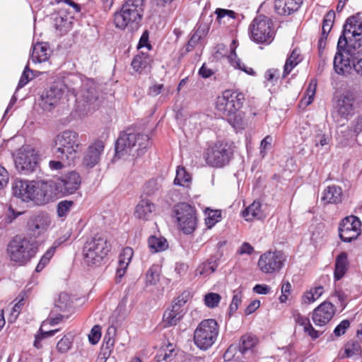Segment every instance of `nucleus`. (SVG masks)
Listing matches in <instances>:
<instances>
[{"label": "nucleus", "mask_w": 362, "mask_h": 362, "mask_svg": "<svg viewBox=\"0 0 362 362\" xmlns=\"http://www.w3.org/2000/svg\"><path fill=\"white\" fill-rule=\"evenodd\" d=\"M361 354L360 344L356 340L349 341L344 346V356L343 357L351 358L359 356Z\"/></svg>", "instance_id": "nucleus-44"}, {"label": "nucleus", "mask_w": 362, "mask_h": 362, "mask_svg": "<svg viewBox=\"0 0 362 362\" xmlns=\"http://www.w3.org/2000/svg\"><path fill=\"white\" fill-rule=\"evenodd\" d=\"M292 317L295 323L302 327L304 333L312 339L315 340L319 338L322 334V332L316 330L314 328L310 322V319L308 317L301 315L298 310L293 311Z\"/></svg>", "instance_id": "nucleus-25"}, {"label": "nucleus", "mask_w": 362, "mask_h": 362, "mask_svg": "<svg viewBox=\"0 0 362 362\" xmlns=\"http://www.w3.org/2000/svg\"><path fill=\"white\" fill-rule=\"evenodd\" d=\"M143 4L141 0H127L120 11L114 15L115 27L124 30L128 26L133 28L134 25H138L142 18Z\"/></svg>", "instance_id": "nucleus-10"}, {"label": "nucleus", "mask_w": 362, "mask_h": 362, "mask_svg": "<svg viewBox=\"0 0 362 362\" xmlns=\"http://www.w3.org/2000/svg\"><path fill=\"white\" fill-rule=\"evenodd\" d=\"M218 335V325L214 319L202 320L194 333V344L201 349L206 350L216 341Z\"/></svg>", "instance_id": "nucleus-12"}, {"label": "nucleus", "mask_w": 362, "mask_h": 362, "mask_svg": "<svg viewBox=\"0 0 362 362\" xmlns=\"http://www.w3.org/2000/svg\"><path fill=\"white\" fill-rule=\"evenodd\" d=\"M264 78L272 85H275L280 78V71L277 69L272 68L264 74Z\"/></svg>", "instance_id": "nucleus-54"}, {"label": "nucleus", "mask_w": 362, "mask_h": 362, "mask_svg": "<svg viewBox=\"0 0 362 362\" xmlns=\"http://www.w3.org/2000/svg\"><path fill=\"white\" fill-rule=\"evenodd\" d=\"M343 192L341 188L339 186L332 185L327 187L324 189L321 201L324 204H337L341 202Z\"/></svg>", "instance_id": "nucleus-29"}, {"label": "nucleus", "mask_w": 362, "mask_h": 362, "mask_svg": "<svg viewBox=\"0 0 362 362\" xmlns=\"http://www.w3.org/2000/svg\"><path fill=\"white\" fill-rule=\"evenodd\" d=\"M221 213L219 210H210L207 217L205 218V223L208 228H211L215 224L221 221Z\"/></svg>", "instance_id": "nucleus-49"}, {"label": "nucleus", "mask_w": 362, "mask_h": 362, "mask_svg": "<svg viewBox=\"0 0 362 362\" xmlns=\"http://www.w3.org/2000/svg\"><path fill=\"white\" fill-rule=\"evenodd\" d=\"M243 216L247 221L260 219L262 216V204L258 201H254L242 212Z\"/></svg>", "instance_id": "nucleus-36"}, {"label": "nucleus", "mask_w": 362, "mask_h": 362, "mask_svg": "<svg viewBox=\"0 0 362 362\" xmlns=\"http://www.w3.org/2000/svg\"><path fill=\"white\" fill-rule=\"evenodd\" d=\"M74 206V202L72 201H61L58 203L57 207V212L59 217L66 216L70 211L71 207Z\"/></svg>", "instance_id": "nucleus-51"}, {"label": "nucleus", "mask_w": 362, "mask_h": 362, "mask_svg": "<svg viewBox=\"0 0 362 362\" xmlns=\"http://www.w3.org/2000/svg\"><path fill=\"white\" fill-rule=\"evenodd\" d=\"M134 255L133 249L129 247H124L119 255L118 267L116 269V281L120 282L124 276L127 269Z\"/></svg>", "instance_id": "nucleus-26"}, {"label": "nucleus", "mask_w": 362, "mask_h": 362, "mask_svg": "<svg viewBox=\"0 0 362 362\" xmlns=\"http://www.w3.org/2000/svg\"><path fill=\"white\" fill-rule=\"evenodd\" d=\"M229 60L230 64L235 69H238L248 75L255 76L256 72L252 67H249L245 65L240 59L237 57V54L235 52H233L229 56Z\"/></svg>", "instance_id": "nucleus-43"}, {"label": "nucleus", "mask_w": 362, "mask_h": 362, "mask_svg": "<svg viewBox=\"0 0 362 362\" xmlns=\"http://www.w3.org/2000/svg\"><path fill=\"white\" fill-rule=\"evenodd\" d=\"M258 343V339L252 334H245L243 335L240 339L238 345L239 351L242 354H245L247 351L255 347Z\"/></svg>", "instance_id": "nucleus-39"}, {"label": "nucleus", "mask_w": 362, "mask_h": 362, "mask_svg": "<svg viewBox=\"0 0 362 362\" xmlns=\"http://www.w3.org/2000/svg\"><path fill=\"white\" fill-rule=\"evenodd\" d=\"M146 281L151 285L156 284L159 281V274L155 267H151L146 273Z\"/></svg>", "instance_id": "nucleus-58"}, {"label": "nucleus", "mask_w": 362, "mask_h": 362, "mask_svg": "<svg viewBox=\"0 0 362 362\" xmlns=\"http://www.w3.org/2000/svg\"><path fill=\"white\" fill-rule=\"evenodd\" d=\"M16 166L19 172L29 174L35 170L38 163L33 153H21L15 160Z\"/></svg>", "instance_id": "nucleus-22"}, {"label": "nucleus", "mask_w": 362, "mask_h": 362, "mask_svg": "<svg viewBox=\"0 0 362 362\" xmlns=\"http://www.w3.org/2000/svg\"><path fill=\"white\" fill-rule=\"evenodd\" d=\"M185 310H177L170 307L164 312L162 318V325L164 328L176 326L185 315Z\"/></svg>", "instance_id": "nucleus-30"}, {"label": "nucleus", "mask_w": 362, "mask_h": 362, "mask_svg": "<svg viewBox=\"0 0 362 362\" xmlns=\"http://www.w3.org/2000/svg\"><path fill=\"white\" fill-rule=\"evenodd\" d=\"M217 268V264L216 262L212 261H207L206 262L202 263L197 268V272L200 275H209L214 273Z\"/></svg>", "instance_id": "nucleus-48"}, {"label": "nucleus", "mask_w": 362, "mask_h": 362, "mask_svg": "<svg viewBox=\"0 0 362 362\" xmlns=\"http://www.w3.org/2000/svg\"><path fill=\"white\" fill-rule=\"evenodd\" d=\"M25 305L24 296H22L18 301L13 305L11 315L8 317V322L12 323L14 322L21 311L22 310L23 306Z\"/></svg>", "instance_id": "nucleus-50"}, {"label": "nucleus", "mask_w": 362, "mask_h": 362, "mask_svg": "<svg viewBox=\"0 0 362 362\" xmlns=\"http://www.w3.org/2000/svg\"><path fill=\"white\" fill-rule=\"evenodd\" d=\"M362 46V18L358 16L348 18L337 42V53L354 51Z\"/></svg>", "instance_id": "nucleus-4"}, {"label": "nucleus", "mask_w": 362, "mask_h": 362, "mask_svg": "<svg viewBox=\"0 0 362 362\" xmlns=\"http://www.w3.org/2000/svg\"><path fill=\"white\" fill-rule=\"evenodd\" d=\"M350 327V322L348 320H342L334 329V334L337 337H340L346 332Z\"/></svg>", "instance_id": "nucleus-59"}, {"label": "nucleus", "mask_w": 362, "mask_h": 362, "mask_svg": "<svg viewBox=\"0 0 362 362\" xmlns=\"http://www.w3.org/2000/svg\"><path fill=\"white\" fill-rule=\"evenodd\" d=\"M55 195H57V192L54 181H34L30 201H33L35 204L45 205Z\"/></svg>", "instance_id": "nucleus-14"}, {"label": "nucleus", "mask_w": 362, "mask_h": 362, "mask_svg": "<svg viewBox=\"0 0 362 362\" xmlns=\"http://www.w3.org/2000/svg\"><path fill=\"white\" fill-rule=\"evenodd\" d=\"M101 337V327L98 325H94L88 334V339L90 344H96Z\"/></svg>", "instance_id": "nucleus-57"}, {"label": "nucleus", "mask_w": 362, "mask_h": 362, "mask_svg": "<svg viewBox=\"0 0 362 362\" xmlns=\"http://www.w3.org/2000/svg\"><path fill=\"white\" fill-rule=\"evenodd\" d=\"M354 98L351 94L341 95L335 106L337 113L344 118L351 115L354 113Z\"/></svg>", "instance_id": "nucleus-27"}, {"label": "nucleus", "mask_w": 362, "mask_h": 362, "mask_svg": "<svg viewBox=\"0 0 362 362\" xmlns=\"http://www.w3.org/2000/svg\"><path fill=\"white\" fill-rule=\"evenodd\" d=\"M209 27L206 23L197 24L194 33L192 34L194 37H197L199 41L204 39L208 34Z\"/></svg>", "instance_id": "nucleus-55"}, {"label": "nucleus", "mask_w": 362, "mask_h": 362, "mask_svg": "<svg viewBox=\"0 0 362 362\" xmlns=\"http://www.w3.org/2000/svg\"><path fill=\"white\" fill-rule=\"evenodd\" d=\"M317 84V83L316 79L310 80L306 89L305 95L300 101L299 105L300 107H307L312 103L315 95Z\"/></svg>", "instance_id": "nucleus-40"}, {"label": "nucleus", "mask_w": 362, "mask_h": 362, "mask_svg": "<svg viewBox=\"0 0 362 362\" xmlns=\"http://www.w3.org/2000/svg\"><path fill=\"white\" fill-rule=\"evenodd\" d=\"M34 181L16 180L12 185L13 194L23 202L30 201Z\"/></svg>", "instance_id": "nucleus-24"}, {"label": "nucleus", "mask_w": 362, "mask_h": 362, "mask_svg": "<svg viewBox=\"0 0 362 362\" xmlns=\"http://www.w3.org/2000/svg\"><path fill=\"white\" fill-rule=\"evenodd\" d=\"M303 2V0H275V11L279 16H288L297 12Z\"/></svg>", "instance_id": "nucleus-23"}, {"label": "nucleus", "mask_w": 362, "mask_h": 362, "mask_svg": "<svg viewBox=\"0 0 362 362\" xmlns=\"http://www.w3.org/2000/svg\"><path fill=\"white\" fill-rule=\"evenodd\" d=\"M50 57L49 47L46 42H37L33 47L31 59L34 63H42L47 61Z\"/></svg>", "instance_id": "nucleus-33"}, {"label": "nucleus", "mask_w": 362, "mask_h": 362, "mask_svg": "<svg viewBox=\"0 0 362 362\" xmlns=\"http://www.w3.org/2000/svg\"><path fill=\"white\" fill-rule=\"evenodd\" d=\"M52 223L51 217L44 211H40L30 216L26 224L27 230L30 237L36 240L49 228Z\"/></svg>", "instance_id": "nucleus-17"}, {"label": "nucleus", "mask_w": 362, "mask_h": 362, "mask_svg": "<svg viewBox=\"0 0 362 362\" xmlns=\"http://www.w3.org/2000/svg\"><path fill=\"white\" fill-rule=\"evenodd\" d=\"M156 205L148 199H141L136 204L134 215L138 219L148 220L156 211Z\"/></svg>", "instance_id": "nucleus-28"}, {"label": "nucleus", "mask_w": 362, "mask_h": 362, "mask_svg": "<svg viewBox=\"0 0 362 362\" xmlns=\"http://www.w3.org/2000/svg\"><path fill=\"white\" fill-rule=\"evenodd\" d=\"M191 298L190 292L184 291L173 300L171 307L177 310H185L184 307Z\"/></svg>", "instance_id": "nucleus-46"}, {"label": "nucleus", "mask_w": 362, "mask_h": 362, "mask_svg": "<svg viewBox=\"0 0 362 362\" xmlns=\"http://www.w3.org/2000/svg\"><path fill=\"white\" fill-rule=\"evenodd\" d=\"M39 250L38 242L25 234L14 235L7 243L8 259L14 264L25 266L35 257Z\"/></svg>", "instance_id": "nucleus-2"}, {"label": "nucleus", "mask_w": 362, "mask_h": 362, "mask_svg": "<svg viewBox=\"0 0 362 362\" xmlns=\"http://www.w3.org/2000/svg\"><path fill=\"white\" fill-rule=\"evenodd\" d=\"M244 94L238 90H225L215 101V108L225 117L228 123L235 129L243 130L246 127L245 113L240 110L245 101Z\"/></svg>", "instance_id": "nucleus-1"}, {"label": "nucleus", "mask_w": 362, "mask_h": 362, "mask_svg": "<svg viewBox=\"0 0 362 362\" xmlns=\"http://www.w3.org/2000/svg\"><path fill=\"white\" fill-rule=\"evenodd\" d=\"M249 35L257 43L270 44L275 36L272 20L264 15L257 16L250 24Z\"/></svg>", "instance_id": "nucleus-11"}, {"label": "nucleus", "mask_w": 362, "mask_h": 362, "mask_svg": "<svg viewBox=\"0 0 362 362\" xmlns=\"http://www.w3.org/2000/svg\"><path fill=\"white\" fill-rule=\"evenodd\" d=\"M235 146L233 142L219 140L209 146L204 152L206 163L213 168H223L233 156Z\"/></svg>", "instance_id": "nucleus-8"}, {"label": "nucleus", "mask_w": 362, "mask_h": 362, "mask_svg": "<svg viewBox=\"0 0 362 362\" xmlns=\"http://www.w3.org/2000/svg\"><path fill=\"white\" fill-rule=\"evenodd\" d=\"M129 131L128 129L122 132L116 141L115 153L118 157L131 153L134 149L139 156L150 146V139L148 135Z\"/></svg>", "instance_id": "nucleus-7"}, {"label": "nucleus", "mask_w": 362, "mask_h": 362, "mask_svg": "<svg viewBox=\"0 0 362 362\" xmlns=\"http://www.w3.org/2000/svg\"><path fill=\"white\" fill-rule=\"evenodd\" d=\"M9 180V175L6 169L0 165V189L6 187Z\"/></svg>", "instance_id": "nucleus-62"}, {"label": "nucleus", "mask_w": 362, "mask_h": 362, "mask_svg": "<svg viewBox=\"0 0 362 362\" xmlns=\"http://www.w3.org/2000/svg\"><path fill=\"white\" fill-rule=\"evenodd\" d=\"M348 255L345 252L338 255L335 259L334 278L336 281L340 280L349 269Z\"/></svg>", "instance_id": "nucleus-34"}, {"label": "nucleus", "mask_w": 362, "mask_h": 362, "mask_svg": "<svg viewBox=\"0 0 362 362\" xmlns=\"http://www.w3.org/2000/svg\"><path fill=\"white\" fill-rule=\"evenodd\" d=\"M80 148L78 133L72 130H64L57 134L53 139L52 151L57 158L64 160L74 158Z\"/></svg>", "instance_id": "nucleus-5"}, {"label": "nucleus", "mask_w": 362, "mask_h": 362, "mask_svg": "<svg viewBox=\"0 0 362 362\" xmlns=\"http://www.w3.org/2000/svg\"><path fill=\"white\" fill-rule=\"evenodd\" d=\"M76 81L78 78L72 75L56 79L40 96L42 110L51 111L67 95L76 97Z\"/></svg>", "instance_id": "nucleus-3"}, {"label": "nucleus", "mask_w": 362, "mask_h": 362, "mask_svg": "<svg viewBox=\"0 0 362 362\" xmlns=\"http://www.w3.org/2000/svg\"><path fill=\"white\" fill-rule=\"evenodd\" d=\"M148 245L152 252H159L165 251L168 247L167 240L163 237H157L151 235L148 239Z\"/></svg>", "instance_id": "nucleus-38"}, {"label": "nucleus", "mask_w": 362, "mask_h": 362, "mask_svg": "<svg viewBox=\"0 0 362 362\" xmlns=\"http://www.w3.org/2000/svg\"><path fill=\"white\" fill-rule=\"evenodd\" d=\"M273 137L271 135L266 136L260 143V153L266 154L267 151L272 146Z\"/></svg>", "instance_id": "nucleus-61"}, {"label": "nucleus", "mask_w": 362, "mask_h": 362, "mask_svg": "<svg viewBox=\"0 0 362 362\" xmlns=\"http://www.w3.org/2000/svg\"><path fill=\"white\" fill-rule=\"evenodd\" d=\"M254 247L248 243H243L237 251L238 255H252L254 252Z\"/></svg>", "instance_id": "nucleus-64"}, {"label": "nucleus", "mask_w": 362, "mask_h": 362, "mask_svg": "<svg viewBox=\"0 0 362 362\" xmlns=\"http://www.w3.org/2000/svg\"><path fill=\"white\" fill-rule=\"evenodd\" d=\"M110 250L111 245L107 240L96 235L88 240L83 247V261L89 266L100 267L105 263Z\"/></svg>", "instance_id": "nucleus-6"}, {"label": "nucleus", "mask_w": 362, "mask_h": 362, "mask_svg": "<svg viewBox=\"0 0 362 362\" xmlns=\"http://www.w3.org/2000/svg\"><path fill=\"white\" fill-rule=\"evenodd\" d=\"M147 47L148 49L151 50L152 49V45L148 42V32L145 30L141 36L138 44V48Z\"/></svg>", "instance_id": "nucleus-63"}, {"label": "nucleus", "mask_w": 362, "mask_h": 362, "mask_svg": "<svg viewBox=\"0 0 362 362\" xmlns=\"http://www.w3.org/2000/svg\"><path fill=\"white\" fill-rule=\"evenodd\" d=\"M174 212L180 230L185 234L192 233L197 222L194 207L186 202L179 203L175 206Z\"/></svg>", "instance_id": "nucleus-13"}, {"label": "nucleus", "mask_w": 362, "mask_h": 362, "mask_svg": "<svg viewBox=\"0 0 362 362\" xmlns=\"http://www.w3.org/2000/svg\"><path fill=\"white\" fill-rule=\"evenodd\" d=\"M303 57L301 55V52L300 49L294 48L288 58L286 60L284 71H283V78H286L291 71L302 62Z\"/></svg>", "instance_id": "nucleus-35"}, {"label": "nucleus", "mask_w": 362, "mask_h": 362, "mask_svg": "<svg viewBox=\"0 0 362 362\" xmlns=\"http://www.w3.org/2000/svg\"><path fill=\"white\" fill-rule=\"evenodd\" d=\"M105 143L100 139L95 140L84 152L82 158V165L90 169L98 165L101 158V156L104 152Z\"/></svg>", "instance_id": "nucleus-18"}, {"label": "nucleus", "mask_w": 362, "mask_h": 362, "mask_svg": "<svg viewBox=\"0 0 362 362\" xmlns=\"http://www.w3.org/2000/svg\"><path fill=\"white\" fill-rule=\"evenodd\" d=\"M333 64L338 74L346 76L355 71L362 76V49L336 53Z\"/></svg>", "instance_id": "nucleus-9"}, {"label": "nucleus", "mask_w": 362, "mask_h": 362, "mask_svg": "<svg viewBox=\"0 0 362 362\" xmlns=\"http://www.w3.org/2000/svg\"><path fill=\"white\" fill-rule=\"evenodd\" d=\"M215 13L217 15L216 21L218 23H221L223 21V18H228L230 19H235L236 18V13L232 10H228L225 8H216Z\"/></svg>", "instance_id": "nucleus-52"}, {"label": "nucleus", "mask_w": 362, "mask_h": 362, "mask_svg": "<svg viewBox=\"0 0 362 362\" xmlns=\"http://www.w3.org/2000/svg\"><path fill=\"white\" fill-rule=\"evenodd\" d=\"M152 63L151 57L147 53L141 52L133 58L131 66L135 72L141 74L146 69H151Z\"/></svg>", "instance_id": "nucleus-31"}, {"label": "nucleus", "mask_w": 362, "mask_h": 362, "mask_svg": "<svg viewBox=\"0 0 362 362\" xmlns=\"http://www.w3.org/2000/svg\"><path fill=\"white\" fill-rule=\"evenodd\" d=\"M54 183L56 192L59 191L65 194H72L80 187L81 178L78 173L71 171L59 177Z\"/></svg>", "instance_id": "nucleus-19"}, {"label": "nucleus", "mask_w": 362, "mask_h": 362, "mask_svg": "<svg viewBox=\"0 0 362 362\" xmlns=\"http://www.w3.org/2000/svg\"><path fill=\"white\" fill-rule=\"evenodd\" d=\"M335 19V12L333 10L329 11L324 16L322 25V35L318 41L320 50L325 47L328 34L331 31Z\"/></svg>", "instance_id": "nucleus-32"}, {"label": "nucleus", "mask_w": 362, "mask_h": 362, "mask_svg": "<svg viewBox=\"0 0 362 362\" xmlns=\"http://www.w3.org/2000/svg\"><path fill=\"white\" fill-rule=\"evenodd\" d=\"M98 95L95 88L87 86L82 87L79 95L76 98L78 107L87 112L95 110Z\"/></svg>", "instance_id": "nucleus-21"}, {"label": "nucleus", "mask_w": 362, "mask_h": 362, "mask_svg": "<svg viewBox=\"0 0 362 362\" xmlns=\"http://www.w3.org/2000/svg\"><path fill=\"white\" fill-rule=\"evenodd\" d=\"M162 189V185L157 178H151L144 184L143 194L151 197L158 194Z\"/></svg>", "instance_id": "nucleus-42"}, {"label": "nucleus", "mask_w": 362, "mask_h": 362, "mask_svg": "<svg viewBox=\"0 0 362 362\" xmlns=\"http://www.w3.org/2000/svg\"><path fill=\"white\" fill-rule=\"evenodd\" d=\"M336 313V307L331 302L325 300L316 307L312 312V320L317 327L328 324Z\"/></svg>", "instance_id": "nucleus-20"}, {"label": "nucleus", "mask_w": 362, "mask_h": 362, "mask_svg": "<svg viewBox=\"0 0 362 362\" xmlns=\"http://www.w3.org/2000/svg\"><path fill=\"white\" fill-rule=\"evenodd\" d=\"M221 296L216 293H209L205 295L204 303L209 308L217 307L221 300Z\"/></svg>", "instance_id": "nucleus-53"}, {"label": "nucleus", "mask_w": 362, "mask_h": 362, "mask_svg": "<svg viewBox=\"0 0 362 362\" xmlns=\"http://www.w3.org/2000/svg\"><path fill=\"white\" fill-rule=\"evenodd\" d=\"M362 224L356 216L344 218L339 225V235L344 243H351L357 239L361 233Z\"/></svg>", "instance_id": "nucleus-15"}, {"label": "nucleus", "mask_w": 362, "mask_h": 362, "mask_svg": "<svg viewBox=\"0 0 362 362\" xmlns=\"http://www.w3.org/2000/svg\"><path fill=\"white\" fill-rule=\"evenodd\" d=\"M114 344L115 339L111 337L107 336V334H105L104 337V342L102 346V350L104 351V352L100 354L98 361H100V362H105L107 358L106 355L110 354Z\"/></svg>", "instance_id": "nucleus-47"}, {"label": "nucleus", "mask_w": 362, "mask_h": 362, "mask_svg": "<svg viewBox=\"0 0 362 362\" xmlns=\"http://www.w3.org/2000/svg\"><path fill=\"white\" fill-rule=\"evenodd\" d=\"M325 292L322 285H316L310 290L306 291L302 296V302L305 304H310L320 298Z\"/></svg>", "instance_id": "nucleus-37"}, {"label": "nucleus", "mask_w": 362, "mask_h": 362, "mask_svg": "<svg viewBox=\"0 0 362 362\" xmlns=\"http://www.w3.org/2000/svg\"><path fill=\"white\" fill-rule=\"evenodd\" d=\"M33 70L29 68V63H28L22 73L18 86L21 88L26 85L33 78Z\"/></svg>", "instance_id": "nucleus-56"}, {"label": "nucleus", "mask_w": 362, "mask_h": 362, "mask_svg": "<svg viewBox=\"0 0 362 362\" xmlns=\"http://www.w3.org/2000/svg\"><path fill=\"white\" fill-rule=\"evenodd\" d=\"M74 336L71 333L65 334L57 344L56 349L60 354L68 352L72 347Z\"/></svg>", "instance_id": "nucleus-45"}, {"label": "nucleus", "mask_w": 362, "mask_h": 362, "mask_svg": "<svg viewBox=\"0 0 362 362\" xmlns=\"http://www.w3.org/2000/svg\"><path fill=\"white\" fill-rule=\"evenodd\" d=\"M291 285L288 281L284 282L281 286V295L279 297L281 303H285L288 300V296L291 293Z\"/></svg>", "instance_id": "nucleus-60"}, {"label": "nucleus", "mask_w": 362, "mask_h": 362, "mask_svg": "<svg viewBox=\"0 0 362 362\" xmlns=\"http://www.w3.org/2000/svg\"><path fill=\"white\" fill-rule=\"evenodd\" d=\"M192 177L185 168L178 166L176 170V176L174 180L175 185L188 187L191 184Z\"/></svg>", "instance_id": "nucleus-41"}, {"label": "nucleus", "mask_w": 362, "mask_h": 362, "mask_svg": "<svg viewBox=\"0 0 362 362\" xmlns=\"http://www.w3.org/2000/svg\"><path fill=\"white\" fill-rule=\"evenodd\" d=\"M285 261L286 257L281 251H269L259 257L257 264L263 273L273 274L284 267Z\"/></svg>", "instance_id": "nucleus-16"}]
</instances>
